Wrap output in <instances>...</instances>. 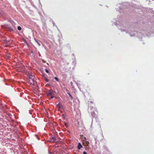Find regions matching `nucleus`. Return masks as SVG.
Masks as SVG:
<instances>
[{"label": "nucleus", "instance_id": "obj_10", "mask_svg": "<svg viewBox=\"0 0 154 154\" xmlns=\"http://www.w3.org/2000/svg\"><path fill=\"white\" fill-rule=\"evenodd\" d=\"M57 105L59 106L60 107L61 106H62L61 105L60 103H58Z\"/></svg>", "mask_w": 154, "mask_h": 154}, {"label": "nucleus", "instance_id": "obj_16", "mask_svg": "<svg viewBox=\"0 0 154 154\" xmlns=\"http://www.w3.org/2000/svg\"><path fill=\"white\" fill-rule=\"evenodd\" d=\"M8 46V45H5V46L7 47Z\"/></svg>", "mask_w": 154, "mask_h": 154}, {"label": "nucleus", "instance_id": "obj_3", "mask_svg": "<svg viewBox=\"0 0 154 154\" xmlns=\"http://www.w3.org/2000/svg\"><path fill=\"white\" fill-rule=\"evenodd\" d=\"M82 143L83 144L86 146H88L89 144V142L86 140H84Z\"/></svg>", "mask_w": 154, "mask_h": 154}, {"label": "nucleus", "instance_id": "obj_8", "mask_svg": "<svg viewBox=\"0 0 154 154\" xmlns=\"http://www.w3.org/2000/svg\"><path fill=\"white\" fill-rule=\"evenodd\" d=\"M45 80L47 82H48V79H47V78H45Z\"/></svg>", "mask_w": 154, "mask_h": 154}, {"label": "nucleus", "instance_id": "obj_18", "mask_svg": "<svg viewBox=\"0 0 154 154\" xmlns=\"http://www.w3.org/2000/svg\"><path fill=\"white\" fill-rule=\"evenodd\" d=\"M1 64V63L0 62V65Z\"/></svg>", "mask_w": 154, "mask_h": 154}, {"label": "nucleus", "instance_id": "obj_6", "mask_svg": "<svg viewBox=\"0 0 154 154\" xmlns=\"http://www.w3.org/2000/svg\"><path fill=\"white\" fill-rule=\"evenodd\" d=\"M17 29L19 30H21L22 29V28L20 26H18L17 27Z\"/></svg>", "mask_w": 154, "mask_h": 154}, {"label": "nucleus", "instance_id": "obj_11", "mask_svg": "<svg viewBox=\"0 0 154 154\" xmlns=\"http://www.w3.org/2000/svg\"><path fill=\"white\" fill-rule=\"evenodd\" d=\"M51 99H52V98H53L54 97L53 96V95H51Z\"/></svg>", "mask_w": 154, "mask_h": 154}, {"label": "nucleus", "instance_id": "obj_15", "mask_svg": "<svg viewBox=\"0 0 154 154\" xmlns=\"http://www.w3.org/2000/svg\"><path fill=\"white\" fill-rule=\"evenodd\" d=\"M70 97H71V99H73V98H72V96H70Z\"/></svg>", "mask_w": 154, "mask_h": 154}, {"label": "nucleus", "instance_id": "obj_5", "mask_svg": "<svg viewBox=\"0 0 154 154\" xmlns=\"http://www.w3.org/2000/svg\"><path fill=\"white\" fill-rule=\"evenodd\" d=\"M51 140H52L53 141L55 142L56 140V139L55 137H51Z\"/></svg>", "mask_w": 154, "mask_h": 154}, {"label": "nucleus", "instance_id": "obj_1", "mask_svg": "<svg viewBox=\"0 0 154 154\" xmlns=\"http://www.w3.org/2000/svg\"><path fill=\"white\" fill-rule=\"evenodd\" d=\"M29 78L28 82L30 85H35L36 84V82L35 80V77L32 74H29L28 76Z\"/></svg>", "mask_w": 154, "mask_h": 154}, {"label": "nucleus", "instance_id": "obj_13", "mask_svg": "<svg viewBox=\"0 0 154 154\" xmlns=\"http://www.w3.org/2000/svg\"><path fill=\"white\" fill-rule=\"evenodd\" d=\"M35 41L38 43V44L39 45H40V44L35 39Z\"/></svg>", "mask_w": 154, "mask_h": 154}, {"label": "nucleus", "instance_id": "obj_12", "mask_svg": "<svg viewBox=\"0 0 154 154\" xmlns=\"http://www.w3.org/2000/svg\"><path fill=\"white\" fill-rule=\"evenodd\" d=\"M83 154H87V153H86V152L85 151H84L83 152Z\"/></svg>", "mask_w": 154, "mask_h": 154}, {"label": "nucleus", "instance_id": "obj_17", "mask_svg": "<svg viewBox=\"0 0 154 154\" xmlns=\"http://www.w3.org/2000/svg\"><path fill=\"white\" fill-rule=\"evenodd\" d=\"M90 102L91 103H93L92 102V101L91 102Z\"/></svg>", "mask_w": 154, "mask_h": 154}, {"label": "nucleus", "instance_id": "obj_4", "mask_svg": "<svg viewBox=\"0 0 154 154\" xmlns=\"http://www.w3.org/2000/svg\"><path fill=\"white\" fill-rule=\"evenodd\" d=\"M82 147V146L81 144L80 143H79L78 146V148L79 149H81V148Z\"/></svg>", "mask_w": 154, "mask_h": 154}, {"label": "nucleus", "instance_id": "obj_9", "mask_svg": "<svg viewBox=\"0 0 154 154\" xmlns=\"http://www.w3.org/2000/svg\"><path fill=\"white\" fill-rule=\"evenodd\" d=\"M45 72H46L47 73H49V71H48V70H47V69H45Z\"/></svg>", "mask_w": 154, "mask_h": 154}, {"label": "nucleus", "instance_id": "obj_2", "mask_svg": "<svg viewBox=\"0 0 154 154\" xmlns=\"http://www.w3.org/2000/svg\"><path fill=\"white\" fill-rule=\"evenodd\" d=\"M54 92L52 89H50L47 93V96L49 95H53L54 94Z\"/></svg>", "mask_w": 154, "mask_h": 154}, {"label": "nucleus", "instance_id": "obj_7", "mask_svg": "<svg viewBox=\"0 0 154 154\" xmlns=\"http://www.w3.org/2000/svg\"><path fill=\"white\" fill-rule=\"evenodd\" d=\"M54 79L57 82H58L59 81L58 79L56 77H55L54 78Z\"/></svg>", "mask_w": 154, "mask_h": 154}, {"label": "nucleus", "instance_id": "obj_14", "mask_svg": "<svg viewBox=\"0 0 154 154\" xmlns=\"http://www.w3.org/2000/svg\"><path fill=\"white\" fill-rule=\"evenodd\" d=\"M68 94L70 96H71V95L70 94L69 92V93H68Z\"/></svg>", "mask_w": 154, "mask_h": 154}]
</instances>
